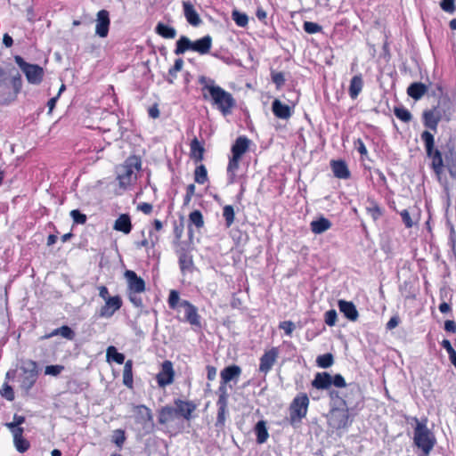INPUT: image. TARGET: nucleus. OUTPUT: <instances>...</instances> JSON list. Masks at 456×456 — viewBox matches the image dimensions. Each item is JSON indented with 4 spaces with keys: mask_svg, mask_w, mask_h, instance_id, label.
I'll list each match as a JSON object with an SVG mask.
<instances>
[{
    "mask_svg": "<svg viewBox=\"0 0 456 456\" xmlns=\"http://www.w3.org/2000/svg\"><path fill=\"white\" fill-rule=\"evenodd\" d=\"M313 387L319 390H330L331 386L338 388L347 387L352 394L359 393L358 386L350 384L348 387L344 377L341 374L331 375L329 372H317L311 382Z\"/></svg>",
    "mask_w": 456,
    "mask_h": 456,
    "instance_id": "obj_1",
    "label": "nucleus"
},
{
    "mask_svg": "<svg viewBox=\"0 0 456 456\" xmlns=\"http://www.w3.org/2000/svg\"><path fill=\"white\" fill-rule=\"evenodd\" d=\"M311 231L315 234H321L331 227V222L323 216L314 220L310 224Z\"/></svg>",
    "mask_w": 456,
    "mask_h": 456,
    "instance_id": "obj_30",
    "label": "nucleus"
},
{
    "mask_svg": "<svg viewBox=\"0 0 456 456\" xmlns=\"http://www.w3.org/2000/svg\"><path fill=\"white\" fill-rule=\"evenodd\" d=\"M113 229L118 232H122L125 234H128L132 230V224L130 216L127 214H122L115 221Z\"/></svg>",
    "mask_w": 456,
    "mask_h": 456,
    "instance_id": "obj_29",
    "label": "nucleus"
},
{
    "mask_svg": "<svg viewBox=\"0 0 456 456\" xmlns=\"http://www.w3.org/2000/svg\"><path fill=\"white\" fill-rule=\"evenodd\" d=\"M363 86L362 75H355L350 81L348 94L352 99H356Z\"/></svg>",
    "mask_w": 456,
    "mask_h": 456,
    "instance_id": "obj_31",
    "label": "nucleus"
},
{
    "mask_svg": "<svg viewBox=\"0 0 456 456\" xmlns=\"http://www.w3.org/2000/svg\"><path fill=\"white\" fill-rule=\"evenodd\" d=\"M190 157L194 162L198 163L203 159L205 149L197 137H194L190 143Z\"/></svg>",
    "mask_w": 456,
    "mask_h": 456,
    "instance_id": "obj_27",
    "label": "nucleus"
},
{
    "mask_svg": "<svg viewBox=\"0 0 456 456\" xmlns=\"http://www.w3.org/2000/svg\"><path fill=\"white\" fill-rule=\"evenodd\" d=\"M135 412H136L137 420L140 423L145 424L147 422H151L153 419L151 411L144 405L136 406Z\"/></svg>",
    "mask_w": 456,
    "mask_h": 456,
    "instance_id": "obj_33",
    "label": "nucleus"
},
{
    "mask_svg": "<svg viewBox=\"0 0 456 456\" xmlns=\"http://www.w3.org/2000/svg\"><path fill=\"white\" fill-rule=\"evenodd\" d=\"M420 138L424 142L426 153L429 159L437 158L442 155L441 151L435 148V138L429 131H423Z\"/></svg>",
    "mask_w": 456,
    "mask_h": 456,
    "instance_id": "obj_18",
    "label": "nucleus"
},
{
    "mask_svg": "<svg viewBox=\"0 0 456 456\" xmlns=\"http://www.w3.org/2000/svg\"><path fill=\"white\" fill-rule=\"evenodd\" d=\"M179 265L182 273H191L193 268L192 256L188 253H181L179 256Z\"/></svg>",
    "mask_w": 456,
    "mask_h": 456,
    "instance_id": "obj_34",
    "label": "nucleus"
},
{
    "mask_svg": "<svg viewBox=\"0 0 456 456\" xmlns=\"http://www.w3.org/2000/svg\"><path fill=\"white\" fill-rule=\"evenodd\" d=\"M272 111L276 118L281 119H289L294 112L293 107L282 103L279 99L273 101Z\"/></svg>",
    "mask_w": 456,
    "mask_h": 456,
    "instance_id": "obj_19",
    "label": "nucleus"
},
{
    "mask_svg": "<svg viewBox=\"0 0 456 456\" xmlns=\"http://www.w3.org/2000/svg\"><path fill=\"white\" fill-rule=\"evenodd\" d=\"M180 307L184 308L185 319L191 325L200 326V316L197 308L187 300H182Z\"/></svg>",
    "mask_w": 456,
    "mask_h": 456,
    "instance_id": "obj_23",
    "label": "nucleus"
},
{
    "mask_svg": "<svg viewBox=\"0 0 456 456\" xmlns=\"http://www.w3.org/2000/svg\"><path fill=\"white\" fill-rule=\"evenodd\" d=\"M368 203L369 205L366 207L367 212L370 215L373 220H378L383 215L381 208L373 200L368 199Z\"/></svg>",
    "mask_w": 456,
    "mask_h": 456,
    "instance_id": "obj_38",
    "label": "nucleus"
},
{
    "mask_svg": "<svg viewBox=\"0 0 456 456\" xmlns=\"http://www.w3.org/2000/svg\"><path fill=\"white\" fill-rule=\"evenodd\" d=\"M279 355V350L277 347H273L266 351L260 357L259 371L265 374L268 373L275 363Z\"/></svg>",
    "mask_w": 456,
    "mask_h": 456,
    "instance_id": "obj_12",
    "label": "nucleus"
},
{
    "mask_svg": "<svg viewBox=\"0 0 456 456\" xmlns=\"http://www.w3.org/2000/svg\"><path fill=\"white\" fill-rule=\"evenodd\" d=\"M115 312V310H112L105 304L103 306H102L99 315L101 317L110 318L114 314Z\"/></svg>",
    "mask_w": 456,
    "mask_h": 456,
    "instance_id": "obj_62",
    "label": "nucleus"
},
{
    "mask_svg": "<svg viewBox=\"0 0 456 456\" xmlns=\"http://www.w3.org/2000/svg\"><path fill=\"white\" fill-rule=\"evenodd\" d=\"M141 160L136 156H131L126 159L124 164L117 167V179L120 187L126 189L135 179V171L140 170Z\"/></svg>",
    "mask_w": 456,
    "mask_h": 456,
    "instance_id": "obj_3",
    "label": "nucleus"
},
{
    "mask_svg": "<svg viewBox=\"0 0 456 456\" xmlns=\"http://www.w3.org/2000/svg\"><path fill=\"white\" fill-rule=\"evenodd\" d=\"M110 14L106 10H101L97 13L95 33L100 37H106L110 27Z\"/></svg>",
    "mask_w": 456,
    "mask_h": 456,
    "instance_id": "obj_17",
    "label": "nucleus"
},
{
    "mask_svg": "<svg viewBox=\"0 0 456 456\" xmlns=\"http://www.w3.org/2000/svg\"><path fill=\"white\" fill-rule=\"evenodd\" d=\"M334 362V357L332 354L327 353L321 354L316 358V363L319 367L327 369L330 367Z\"/></svg>",
    "mask_w": 456,
    "mask_h": 456,
    "instance_id": "obj_40",
    "label": "nucleus"
},
{
    "mask_svg": "<svg viewBox=\"0 0 456 456\" xmlns=\"http://www.w3.org/2000/svg\"><path fill=\"white\" fill-rule=\"evenodd\" d=\"M394 114L397 118L405 123L410 122L412 118L411 113L404 107H395L394 109Z\"/></svg>",
    "mask_w": 456,
    "mask_h": 456,
    "instance_id": "obj_43",
    "label": "nucleus"
},
{
    "mask_svg": "<svg viewBox=\"0 0 456 456\" xmlns=\"http://www.w3.org/2000/svg\"><path fill=\"white\" fill-rule=\"evenodd\" d=\"M125 277L127 280L129 292L142 293L145 290V282L143 279L137 276L134 271H126Z\"/></svg>",
    "mask_w": 456,
    "mask_h": 456,
    "instance_id": "obj_16",
    "label": "nucleus"
},
{
    "mask_svg": "<svg viewBox=\"0 0 456 456\" xmlns=\"http://www.w3.org/2000/svg\"><path fill=\"white\" fill-rule=\"evenodd\" d=\"M16 64L24 72L28 81L31 84L37 85L41 83L44 76L43 68L37 64H29L26 62L22 57L17 55L14 57Z\"/></svg>",
    "mask_w": 456,
    "mask_h": 456,
    "instance_id": "obj_9",
    "label": "nucleus"
},
{
    "mask_svg": "<svg viewBox=\"0 0 456 456\" xmlns=\"http://www.w3.org/2000/svg\"><path fill=\"white\" fill-rule=\"evenodd\" d=\"M174 370L170 361L162 363L161 370L157 375V381L159 387H164L174 381Z\"/></svg>",
    "mask_w": 456,
    "mask_h": 456,
    "instance_id": "obj_15",
    "label": "nucleus"
},
{
    "mask_svg": "<svg viewBox=\"0 0 456 456\" xmlns=\"http://www.w3.org/2000/svg\"><path fill=\"white\" fill-rule=\"evenodd\" d=\"M212 45V38L210 36L207 35L202 38H200L194 42H192L191 50L197 52L200 54H206L209 52Z\"/></svg>",
    "mask_w": 456,
    "mask_h": 456,
    "instance_id": "obj_26",
    "label": "nucleus"
},
{
    "mask_svg": "<svg viewBox=\"0 0 456 456\" xmlns=\"http://www.w3.org/2000/svg\"><path fill=\"white\" fill-rule=\"evenodd\" d=\"M183 14L186 20L193 27H198L202 23L200 15L196 12L193 4L189 1L183 2Z\"/></svg>",
    "mask_w": 456,
    "mask_h": 456,
    "instance_id": "obj_21",
    "label": "nucleus"
},
{
    "mask_svg": "<svg viewBox=\"0 0 456 456\" xmlns=\"http://www.w3.org/2000/svg\"><path fill=\"white\" fill-rule=\"evenodd\" d=\"M304 30L308 34H314L322 31V28L319 24L312 21H305L303 25Z\"/></svg>",
    "mask_w": 456,
    "mask_h": 456,
    "instance_id": "obj_50",
    "label": "nucleus"
},
{
    "mask_svg": "<svg viewBox=\"0 0 456 456\" xmlns=\"http://www.w3.org/2000/svg\"><path fill=\"white\" fill-rule=\"evenodd\" d=\"M126 440L125 433L121 429H118L114 433L113 442L118 445L121 446Z\"/></svg>",
    "mask_w": 456,
    "mask_h": 456,
    "instance_id": "obj_60",
    "label": "nucleus"
},
{
    "mask_svg": "<svg viewBox=\"0 0 456 456\" xmlns=\"http://www.w3.org/2000/svg\"><path fill=\"white\" fill-rule=\"evenodd\" d=\"M106 356L109 362L113 361L118 364L124 363L125 361V355L121 353H118L117 348L113 346H110L107 348Z\"/></svg>",
    "mask_w": 456,
    "mask_h": 456,
    "instance_id": "obj_37",
    "label": "nucleus"
},
{
    "mask_svg": "<svg viewBox=\"0 0 456 456\" xmlns=\"http://www.w3.org/2000/svg\"><path fill=\"white\" fill-rule=\"evenodd\" d=\"M329 397L331 402V407H345L351 404L350 398L347 394H344L335 389L329 390Z\"/></svg>",
    "mask_w": 456,
    "mask_h": 456,
    "instance_id": "obj_22",
    "label": "nucleus"
},
{
    "mask_svg": "<svg viewBox=\"0 0 456 456\" xmlns=\"http://www.w3.org/2000/svg\"><path fill=\"white\" fill-rule=\"evenodd\" d=\"M256 436L257 444H264L267 441L269 434L266 428V423L264 420H259L254 428Z\"/></svg>",
    "mask_w": 456,
    "mask_h": 456,
    "instance_id": "obj_32",
    "label": "nucleus"
},
{
    "mask_svg": "<svg viewBox=\"0 0 456 456\" xmlns=\"http://www.w3.org/2000/svg\"><path fill=\"white\" fill-rule=\"evenodd\" d=\"M428 91V86L421 82H414L407 88V94L415 101L419 100Z\"/></svg>",
    "mask_w": 456,
    "mask_h": 456,
    "instance_id": "obj_28",
    "label": "nucleus"
},
{
    "mask_svg": "<svg viewBox=\"0 0 456 456\" xmlns=\"http://www.w3.org/2000/svg\"><path fill=\"white\" fill-rule=\"evenodd\" d=\"M400 321V317L397 314L392 316L386 325L387 330L395 329V327L398 326Z\"/></svg>",
    "mask_w": 456,
    "mask_h": 456,
    "instance_id": "obj_64",
    "label": "nucleus"
},
{
    "mask_svg": "<svg viewBox=\"0 0 456 456\" xmlns=\"http://www.w3.org/2000/svg\"><path fill=\"white\" fill-rule=\"evenodd\" d=\"M155 31L164 38L172 39L176 36V30L173 27L167 26L162 22L157 24Z\"/></svg>",
    "mask_w": 456,
    "mask_h": 456,
    "instance_id": "obj_35",
    "label": "nucleus"
},
{
    "mask_svg": "<svg viewBox=\"0 0 456 456\" xmlns=\"http://www.w3.org/2000/svg\"><path fill=\"white\" fill-rule=\"evenodd\" d=\"M232 238L234 240H236V245L239 246L241 242H244L247 240V234L242 233L240 231L233 232Z\"/></svg>",
    "mask_w": 456,
    "mask_h": 456,
    "instance_id": "obj_63",
    "label": "nucleus"
},
{
    "mask_svg": "<svg viewBox=\"0 0 456 456\" xmlns=\"http://www.w3.org/2000/svg\"><path fill=\"white\" fill-rule=\"evenodd\" d=\"M279 328L283 330L284 332L289 336L295 330V323L291 321H284L280 323Z\"/></svg>",
    "mask_w": 456,
    "mask_h": 456,
    "instance_id": "obj_59",
    "label": "nucleus"
},
{
    "mask_svg": "<svg viewBox=\"0 0 456 456\" xmlns=\"http://www.w3.org/2000/svg\"><path fill=\"white\" fill-rule=\"evenodd\" d=\"M194 180L200 184H204L208 181V172L204 165H200L195 168Z\"/></svg>",
    "mask_w": 456,
    "mask_h": 456,
    "instance_id": "obj_41",
    "label": "nucleus"
},
{
    "mask_svg": "<svg viewBox=\"0 0 456 456\" xmlns=\"http://www.w3.org/2000/svg\"><path fill=\"white\" fill-rule=\"evenodd\" d=\"M451 158L445 155V165L452 177L456 178V159L452 158V152H450Z\"/></svg>",
    "mask_w": 456,
    "mask_h": 456,
    "instance_id": "obj_46",
    "label": "nucleus"
},
{
    "mask_svg": "<svg viewBox=\"0 0 456 456\" xmlns=\"http://www.w3.org/2000/svg\"><path fill=\"white\" fill-rule=\"evenodd\" d=\"M70 216L73 219V222L77 224H86L87 217L85 214L81 213L78 209H74L70 212Z\"/></svg>",
    "mask_w": 456,
    "mask_h": 456,
    "instance_id": "obj_53",
    "label": "nucleus"
},
{
    "mask_svg": "<svg viewBox=\"0 0 456 456\" xmlns=\"http://www.w3.org/2000/svg\"><path fill=\"white\" fill-rule=\"evenodd\" d=\"M189 221L194 224L197 228H200L204 224L203 216L200 210L192 211L189 216Z\"/></svg>",
    "mask_w": 456,
    "mask_h": 456,
    "instance_id": "obj_45",
    "label": "nucleus"
},
{
    "mask_svg": "<svg viewBox=\"0 0 456 456\" xmlns=\"http://www.w3.org/2000/svg\"><path fill=\"white\" fill-rule=\"evenodd\" d=\"M22 87V79L19 72L9 79L6 70L0 67V96L5 102L14 101Z\"/></svg>",
    "mask_w": 456,
    "mask_h": 456,
    "instance_id": "obj_2",
    "label": "nucleus"
},
{
    "mask_svg": "<svg viewBox=\"0 0 456 456\" xmlns=\"http://www.w3.org/2000/svg\"><path fill=\"white\" fill-rule=\"evenodd\" d=\"M14 445L18 452H24L29 448V443L25 438L21 437L19 439H14Z\"/></svg>",
    "mask_w": 456,
    "mask_h": 456,
    "instance_id": "obj_57",
    "label": "nucleus"
},
{
    "mask_svg": "<svg viewBox=\"0 0 456 456\" xmlns=\"http://www.w3.org/2000/svg\"><path fill=\"white\" fill-rule=\"evenodd\" d=\"M222 384L218 389L219 399L217 404L219 406L217 423L224 425L225 422V408H226V387L225 385L228 382V366L224 367L221 370Z\"/></svg>",
    "mask_w": 456,
    "mask_h": 456,
    "instance_id": "obj_10",
    "label": "nucleus"
},
{
    "mask_svg": "<svg viewBox=\"0 0 456 456\" xmlns=\"http://www.w3.org/2000/svg\"><path fill=\"white\" fill-rule=\"evenodd\" d=\"M413 440L415 445L425 454H429L436 443V439L433 432L428 428L425 423L419 421L414 428Z\"/></svg>",
    "mask_w": 456,
    "mask_h": 456,
    "instance_id": "obj_5",
    "label": "nucleus"
},
{
    "mask_svg": "<svg viewBox=\"0 0 456 456\" xmlns=\"http://www.w3.org/2000/svg\"><path fill=\"white\" fill-rule=\"evenodd\" d=\"M60 336L69 340H73L75 338V331L67 325H63L60 327Z\"/></svg>",
    "mask_w": 456,
    "mask_h": 456,
    "instance_id": "obj_55",
    "label": "nucleus"
},
{
    "mask_svg": "<svg viewBox=\"0 0 456 456\" xmlns=\"http://www.w3.org/2000/svg\"><path fill=\"white\" fill-rule=\"evenodd\" d=\"M199 83L203 86L202 90H208L213 103L226 115L228 112L225 103L228 104V93L221 87L215 86L214 80L204 76L200 77Z\"/></svg>",
    "mask_w": 456,
    "mask_h": 456,
    "instance_id": "obj_4",
    "label": "nucleus"
},
{
    "mask_svg": "<svg viewBox=\"0 0 456 456\" xmlns=\"http://www.w3.org/2000/svg\"><path fill=\"white\" fill-rule=\"evenodd\" d=\"M327 420L329 426L333 429L347 428L352 423L349 416V406L331 407L327 415Z\"/></svg>",
    "mask_w": 456,
    "mask_h": 456,
    "instance_id": "obj_7",
    "label": "nucleus"
},
{
    "mask_svg": "<svg viewBox=\"0 0 456 456\" xmlns=\"http://www.w3.org/2000/svg\"><path fill=\"white\" fill-rule=\"evenodd\" d=\"M181 302L182 301H180L179 293L176 290H171L168 297L169 307L175 309L176 307L180 306Z\"/></svg>",
    "mask_w": 456,
    "mask_h": 456,
    "instance_id": "obj_49",
    "label": "nucleus"
},
{
    "mask_svg": "<svg viewBox=\"0 0 456 456\" xmlns=\"http://www.w3.org/2000/svg\"><path fill=\"white\" fill-rule=\"evenodd\" d=\"M431 159H432L431 167L434 170V172L436 175L442 174L443 168H444V167L445 165L444 163L443 156L441 155V156H439L437 158L436 157V158H433Z\"/></svg>",
    "mask_w": 456,
    "mask_h": 456,
    "instance_id": "obj_47",
    "label": "nucleus"
},
{
    "mask_svg": "<svg viewBox=\"0 0 456 456\" xmlns=\"http://www.w3.org/2000/svg\"><path fill=\"white\" fill-rule=\"evenodd\" d=\"M232 18L235 21V23L240 28H245L248 23V15L244 12H239L236 9L232 11Z\"/></svg>",
    "mask_w": 456,
    "mask_h": 456,
    "instance_id": "obj_42",
    "label": "nucleus"
},
{
    "mask_svg": "<svg viewBox=\"0 0 456 456\" xmlns=\"http://www.w3.org/2000/svg\"><path fill=\"white\" fill-rule=\"evenodd\" d=\"M0 393H1V395L8 401H12L14 399L13 389L7 382H5L3 385V387L0 390Z\"/></svg>",
    "mask_w": 456,
    "mask_h": 456,
    "instance_id": "obj_52",
    "label": "nucleus"
},
{
    "mask_svg": "<svg viewBox=\"0 0 456 456\" xmlns=\"http://www.w3.org/2000/svg\"><path fill=\"white\" fill-rule=\"evenodd\" d=\"M174 406L175 407L180 418L189 421L192 418V412L196 410V404L191 401H183L175 399L174 401Z\"/></svg>",
    "mask_w": 456,
    "mask_h": 456,
    "instance_id": "obj_14",
    "label": "nucleus"
},
{
    "mask_svg": "<svg viewBox=\"0 0 456 456\" xmlns=\"http://www.w3.org/2000/svg\"><path fill=\"white\" fill-rule=\"evenodd\" d=\"M123 382L128 387H132L133 385V371H132V361L128 360L124 366L123 370Z\"/></svg>",
    "mask_w": 456,
    "mask_h": 456,
    "instance_id": "obj_39",
    "label": "nucleus"
},
{
    "mask_svg": "<svg viewBox=\"0 0 456 456\" xmlns=\"http://www.w3.org/2000/svg\"><path fill=\"white\" fill-rule=\"evenodd\" d=\"M339 311L351 322L357 321L359 317L358 311L354 304L351 301L340 299L338 302Z\"/></svg>",
    "mask_w": 456,
    "mask_h": 456,
    "instance_id": "obj_20",
    "label": "nucleus"
},
{
    "mask_svg": "<svg viewBox=\"0 0 456 456\" xmlns=\"http://www.w3.org/2000/svg\"><path fill=\"white\" fill-rule=\"evenodd\" d=\"M440 7L446 12L453 13L456 10L455 0H442L440 2Z\"/></svg>",
    "mask_w": 456,
    "mask_h": 456,
    "instance_id": "obj_56",
    "label": "nucleus"
},
{
    "mask_svg": "<svg viewBox=\"0 0 456 456\" xmlns=\"http://www.w3.org/2000/svg\"><path fill=\"white\" fill-rule=\"evenodd\" d=\"M183 65V61L182 59L179 58V59L175 60L174 66L171 69H169V70H168L169 77L167 78V81L169 84L174 83V79L176 77V73L182 69Z\"/></svg>",
    "mask_w": 456,
    "mask_h": 456,
    "instance_id": "obj_44",
    "label": "nucleus"
},
{
    "mask_svg": "<svg viewBox=\"0 0 456 456\" xmlns=\"http://www.w3.org/2000/svg\"><path fill=\"white\" fill-rule=\"evenodd\" d=\"M330 167L334 176L338 179H348L351 175L348 167L344 160H331Z\"/></svg>",
    "mask_w": 456,
    "mask_h": 456,
    "instance_id": "obj_24",
    "label": "nucleus"
},
{
    "mask_svg": "<svg viewBox=\"0 0 456 456\" xmlns=\"http://www.w3.org/2000/svg\"><path fill=\"white\" fill-rule=\"evenodd\" d=\"M105 304L112 310L118 311L122 306V300L119 296H115L108 298Z\"/></svg>",
    "mask_w": 456,
    "mask_h": 456,
    "instance_id": "obj_51",
    "label": "nucleus"
},
{
    "mask_svg": "<svg viewBox=\"0 0 456 456\" xmlns=\"http://www.w3.org/2000/svg\"><path fill=\"white\" fill-rule=\"evenodd\" d=\"M20 370L19 381L20 383V387L28 393L35 385L38 378L39 370L37 363L32 360L23 361L20 367Z\"/></svg>",
    "mask_w": 456,
    "mask_h": 456,
    "instance_id": "obj_6",
    "label": "nucleus"
},
{
    "mask_svg": "<svg viewBox=\"0 0 456 456\" xmlns=\"http://www.w3.org/2000/svg\"><path fill=\"white\" fill-rule=\"evenodd\" d=\"M309 405V398L306 394L296 396L289 406V422L291 425L300 423L306 416Z\"/></svg>",
    "mask_w": 456,
    "mask_h": 456,
    "instance_id": "obj_8",
    "label": "nucleus"
},
{
    "mask_svg": "<svg viewBox=\"0 0 456 456\" xmlns=\"http://www.w3.org/2000/svg\"><path fill=\"white\" fill-rule=\"evenodd\" d=\"M180 418L175 406H165L163 407L159 414V422L160 424H167L174 421Z\"/></svg>",
    "mask_w": 456,
    "mask_h": 456,
    "instance_id": "obj_25",
    "label": "nucleus"
},
{
    "mask_svg": "<svg viewBox=\"0 0 456 456\" xmlns=\"http://www.w3.org/2000/svg\"><path fill=\"white\" fill-rule=\"evenodd\" d=\"M272 81L275 84L276 87L280 89L285 84V77L282 72L272 71Z\"/></svg>",
    "mask_w": 456,
    "mask_h": 456,
    "instance_id": "obj_54",
    "label": "nucleus"
},
{
    "mask_svg": "<svg viewBox=\"0 0 456 456\" xmlns=\"http://www.w3.org/2000/svg\"><path fill=\"white\" fill-rule=\"evenodd\" d=\"M337 318L338 314L335 309H330L327 311L324 314V322L330 327H332L336 324Z\"/></svg>",
    "mask_w": 456,
    "mask_h": 456,
    "instance_id": "obj_48",
    "label": "nucleus"
},
{
    "mask_svg": "<svg viewBox=\"0 0 456 456\" xmlns=\"http://www.w3.org/2000/svg\"><path fill=\"white\" fill-rule=\"evenodd\" d=\"M250 140L245 136H240L236 139L232 147V158L230 159V171L238 167V164L242 155L248 150Z\"/></svg>",
    "mask_w": 456,
    "mask_h": 456,
    "instance_id": "obj_11",
    "label": "nucleus"
},
{
    "mask_svg": "<svg viewBox=\"0 0 456 456\" xmlns=\"http://www.w3.org/2000/svg\"><path fill=\"white\" fill-rule=\"evenodd\" d=\"M192 41H191L187 37L182 36L179 40L176 42V48L175 50V53L176 55H180L184 53L187 50H191Z\"/></svg>",
    "mask_w": 456,
    "mask_h": 456,
    "instance_id": "obj_36",
    "label": "nucleus"
},
{
    "mask_svg": "<svg viewBox=\"0 0 456 456\" xmlns=\"http://www.w3.org/2000/svg\"><path fill=\"white\" fill-rule=\"evenodd\" d=\"M441 120V114L437 107L431 110H426L422 113V122L425 127L436 132L438 124Z\"/></svg>",
    "mask_w": 456,
    "mask_h": 456,
    "instance_id": "obj_13",
    "label": "nucleus"
},
{
    "mask_svg": "<svg viewBox=\"0 0 456 456\" xmlns=\"http://www.w3.org/2000/svg\"><path fill=\"white\" fill-rule=\"evenodd\" d=\"M400 215H401L402 220H403V224H405V226L407 228L412 227L413 222L411 218V216H410V213L408 212V210H406V209L403 210L400 213Z\"/></svg>",
    "mask_w": 456,
    "mask_h": 456,
    "instance_id": "obj_61",
    "label": "nucleus"
},
{
    "mask_svg": "<svg viewBox=\"0 0 456 456\" xmlns=\"http://www.w3.org/2000/svg\"><path fill=\"white\" fill-rule=\"evenodd\" d=\"M64 369L63 365H48L45 367V374L51 376H58Z\"/></svg>",
    "mask_w": 456,
    "mask_h": 456,
    "instance_id": "obj_58",
    "label": "nucleus"
}]
</instances>
